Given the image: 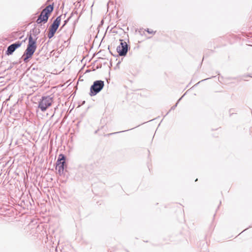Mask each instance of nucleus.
Returning a JSON list of instances; mask_svg holds the SVG:
<instances>
[{
  "instance_id": "7ed1b4c3",
  "label": "nucleus",
  "mask_w": 252,
  "mask_h": 252,
  "mask_svg": "<svg viewBox=\"0 0 252 252\" xmlns=\"http://www.w3.org/2000/svg\"><path fill=\"white\" fill-rule=\"evenodd\" d=\"M104 86V82L102 80H96L94 82L90 87V95L91 96L95 95L99 93Z\"/></svg>"
},
{
  "instance_id": "20e7f679",
  "label": "nucleus",
  "mask_w": 252,
  "mask_h": 252,
  "mask_svg": "<svg viewBox=\"0 0 252 252\" xmlns=\"http://www.w3.org/2000/svg\"><path fill=\"white\" fill-rule=\"evenodd\" d=\"M61 15L57 17L56 19L53 21V23L50 25L49 29V32L48 33V37L49 39L52 38L56 32H57L61 21Z\"/></svg>"
},
{
  "instance_id": "4468645a",
  "label": "nucleus",
  "mask_w": 252,
  "mask_h": 252,
  "mask_svg": "<svg viewBox=\"0 0 252 252\" xmlns=\"http://www.w3.org/2000/svg\"><path fill=\"white\" fill-rule=\"evenodd\" d=\"M146 32H148L149 33H155L156 32H154L153 31L150 30L149 29H147L146 30Z\"/></svg>"
},
{
  "instance_id": "39448f33",
  "label": "nucleus",
  "mask_w": 252,
  "mask_h": 252,
  "mask_svg": "<svg viewBox=\"0 0 252 252\" xmlns=\"http://www.w3.org/2000/svg\"><path fill=\"white\" fill-rule=\"evenodd\" d=\"M120 45L117 48V51L120 56H125L126 55L129 46L127 44L126 42L124 40L120 39Z\"/></svg>"
},
{
  "instance_id": "0eeeda50",
  "label": "nucleus",
  "mask_w": 252,
  "mask_h": 252,
  "mask_svg": "<svg viewBox=\"0 0 252 252\" xmlns=\"http://www.w3.org/2000/svg\"><path fill=\"white\" fill-rule=\"evenodd\" d=\"M49 16H48L47 14L44 13L43 11H41L40 15L38 16L36 22L38 24H41L43 23V24L46 23L49 19Z\"/></svg>"
},
{
  "instance_id": "2eb2a0df",
  "label": "nucleus",
  "mask_w": 252,
  "mask_h": 252,
  "mask_svg": "<svg viewBox=\"0 0 252 252\" xmlns=\"http://www.w3.org/2000/svg\"><path fill=\"white\" fill-rule=\"evenodd\" d=\"M126 130H123L122 131V132H125V131H126ZM120 132H122V131H120V132H114V133H110V134H115L116 133H120Z\"/></svg>"
},
{
  "instance_id": "9b49d317",
  "label": "nucleus",
  "mask_w": 252,
  "mask_h": 252,
  "mask_svg": "<svg viewBox=\"0 0 252 252\" xmlns=\"http://www.w3.org/2000/svg\"><path fill=\"white\" fill-rule=\"evenodd\" d=\"M65 166V161H63V163L58 165L57 169L58 170L59 174L61 175L63 173V171Z\"/></svg>"
},
{
  "instance_id": "f3484780",
  "label": "nucleus",
  "mask_w": 252,
  "mask_h": 252,
  "mask_svg": "<svg viewBox=\"0 0 252 252\" xmlns=\"http://www.w3.org/2000/svg\"><path fill=\"white\" fill-rule=\"evenodd\" d=\"M184 96H185V94H183V95L181 97L182 98Z\"/></svg>"
},
{
  "instance_id": "f8f14e48",
  "label": "nucleus",
  "mask_w": 252,
  "mask_h": 252,
  "mask_svg": "<svg viewBox=\"0 0 252 252\" xmlns=\"http://www.w3.org/2000/svg\"><path fill=\"white\" fill-rule=\"evenodd\" d=\"M74 14H76V15H77V11H75L74 12H72L71 13V15L70 16L68 17V19H67L66 20H64V23L63 24V25L62 26V28H63L67 23V22H68V21L69 20V19L74 15Z\"/></svg>"
},
{
  "instance_id": "f257e3e1",
  "label": "nucleus",
  "mask_w": 252,
  "mask_h": 252,
  "mask_svg": "<svg viewBox=\"0 0 252 252\" xmlns=\"http://www.w3.org/2000/svg\"><path fill=\"white\" fill-rule=\"evenodd\" d=\"M28 37L29 40L28 44L27 45V48L22 57L23 61L25 63H28L29 60L32 58V56L37 48V37L35 39H33L31 34H28Z\"/></svg>"
},
{
  "instance_id": "9d476101",
  "label": "nucleus",
  "mask_w": 252,
  "mask_h": 252,
  "mask_svg": "<svg viewBox=\"0 0 252 252\" xmlns=\"http://www.w3.org/2000/svg\"><path fill=\"white\" fill-rule=\"evenodd\" d=\"M40 30L39 29H36L35 28H33L30 31V33H28V34H31V35L32 36H34L35 38L37 37V35L40 33Z\"/></svg>"
},
{
  "instance_id": "423d86ee",
  "label": "nucleus",
  "mask_w": 252,
  "mask_h": 252,
  "mask_svg": "<svg viewBox=\"0 0 252 252\" xmlns=\"http://www.w3.org/2000/svg\"><path fill=\"white\" fill-rule=\"evenodd\" d=\"M23 41H18L8 46L7 50L5 52V54L9 56L14 53V52L18 48L21 47Z\"/></svg>"
},
{
  "instance_id": "dca6fc26",
  "label": "nucleus",
  "mask_w": 252,
  "mask_h": 252,
  "mask_svg": "<svg viewBox=\"0 0 252 252\" xmlns=\"http://www.w3.org/2000/svg\"><path fill=\"white\" fill-rule=\"evenodd\" d=\"M27 40V38H25V39L24 40H23V41H25V40Z\"/></svg>"
},
{
  "instance_id": "ddd939ff",
  "label": "nucleus",
  "mask_w": 252,
  "mask_h": 252,
  "mask_svg": "<svg viewBox=\"0 0 252 252\" xmlns=\"http://www.w3.org/2000/svg\"><path fill=\"white\" fill-rule=\"evenodd\" d=\"M182 99V97H181L177 101V102L176 103L175 105H173V106L171 107V109H170V110H174L175 109V108L177 107V105H178V102H179V101Z\"/></svg>"
},
{
  "instance_id": "6e6552de",
  "label": "nucleus",
  "mask_w": 252,
  "mask_h": 252,
  "mask_svg": "<svg viewBox=\"0 0 252 252\" xmlns=\"http://www.w3.org/2000/svg\"><path fill=\"white\" fill-rule=\"evenodd\" d=\"M54 10V3L52 4H49L45 8H44L42 11L47 14L48 16H50L51 13L53 12Z\"/></svg>"
},
{
  "instance_id": "1a4fd4ad",
  "label": "nucleus",
  "mask_w": 252,
  "mask_h": 252,
  "mask_svg": "<svg viewBox=\"0 0 252 252\" xmlns=\"http://www.w3.org/2000/svg\"><path fill=\"white\" fill-rule=\"evenodd\" d=\"M66 157L63 154H61L59 155L58 159L56 161V169H57L58 165L62 164L63 161H65Z\"/></svg>"
},
{
  "instance_id": "f03ea898",
  "label": "nucleus",
  "mask_w": 252,
  "mask_h": 252,
  "mask_svg": "<svg viewBox=\"0 0 252 252\" xmlns=\"http://www.w3.org/2000/svg\"><path fill=\"white\" fill-rule=\"evenodd\" d=\"M53 102V97L50 95L43 96L38 101V108L42 112H45Z\"/></svg>"
}]
</instances>
